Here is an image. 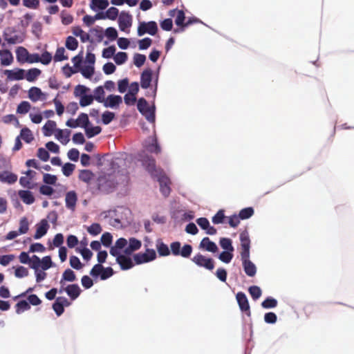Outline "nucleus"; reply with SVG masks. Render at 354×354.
<instances>
[{
  "mask_svg": "<svg viewBox=\"0 0 354 354\" xmlns=\"http://www.w3.org/2000/svg\"><path fill=\"white\" fill-rule=\"evenodd\" d=\"M137 160L141 162L142 167L150 174L151 178L158 182L160 191L163 196L167 197L171 192V180L162 170L156 168L155 158L152 156L149 155L145 150H142L138 153Z\"/></svg>",
  "mask_w": 354,
  "mask_h": 354,
  "instance_id": "1",
  "label": "nucleus"
},
{
  "mask_svg": "<svg viewBox=\"0 0 354 354\" xmlns=\"http://www.w3.org/2000/svg\"><path fill=\"white\" fill-rule=\"evenodd\" d=\"M156 247L160 257H167L171 253L174 256L188 259L193 252L192 245L185 243L182 246L181 243L178 241L171 243L169 248L162 239H158L156 241Z\"/></svg>",
  "mask_w": 354,
  "mask_h": 354,
  "instance_id": "2",
  "label": "nucleus"
},
{
  "mask_svg": "<svg viewBox=\"0 0 354 354\" xmlns=\"http://www.w3.org/2000/svg\"><path fill=\"white\" fill-rule=\"evenodd\" d=\"M137 109L149 122L155 123L156 108L154 102L151 106H149L145 98L140 97L137 102Z\"/></svg>",
  "mask_w": 354,
  "mask_h": 354,
  "instance_id": "3",
  "label": "nucleus"
},
{
  "mask_svg": "<svg viewBox=\"0 0 354 354\" xmlns=\"http://www.w3.org/2000/svg\"><path fill=\"white\" fill-rule=\"evenodd\" d=\"M3 37L8 44H21L24 40V35L15 27H8L3 32Z\"/></svg>",
  "mask_w": 354,
  "mask_h": 354,
  "instance_id": "4",
  "label": "nucleus"
},
{
  "mask_svg": "<svg viewBox=\"0 0 354 354\" xmlns=\"http://www.w3.org/2000/svg\"><path fill=\"white\" fill-rule=\"evenodd\" d=\"M158 24L155 21H149L147 22L139 21L137 34L139 37L143 36L145 34L154 36L158 32Z\"/></svg>",
  "mask_w": 354,
  "mask_h": 354,
  "instance_id": "5",
  "label": "nucleus"
},
{
  "mask_svg": "<svg viewBox=\"0 0 354 354\" xmlns=\"http://www.w3.org/2000/svg\"><path fill=\"white\" fill-rule=\"evenodd\" d=\"M157 257L153 249L147 248L145 252H138L133 255V261L136 265H140L154 261Z\"/></svg>",
  "mask_w": 354,
  "mask_h": 354,
  "instance_id": "6",
  "label": "nucleus"
},
{
  "mask_svg": "<svg viewBox=\"0 0 354 354\" xmlns=\"http://www.w3.org/2000/svg\"><path fill=\"white\" fill-rule=\"evenodd\" d=\"M117 183L113 179L100 176L97 179V189L103 194H109L113 192Z\"/></svg>",
  "mask_w": 354,
  "mask_h": 354,
  "instance_id": "7",
  "label": "nucleus"
},
{
  "mask_svg": "<svg viewBox=\"0 0 354 354\" xmlns=\"http://www.w3.org/2000/svg\"><path fill=\"white\" fill-rule=\"evenodd\" d=\"M197 266L204 268L208 270H212L214 268V261L211 257H207L201 253L196 254L192 259Z\"/></svg>",
  "mask_w": 354,
  "mask_h": 354,
  "instance_id": "8",
  "label": "nucleus"
},
{
  "mask_svg": "<svg viewBox=\"0 0 354 354\" xmlns=\"http://www.w3.org/2000/svg\"><path fill=\"white\" fill-rule=\"evenodd\" d=\"M71 305V302L65 297H57L52 305V308L57 317L64 313V308Z\"/></svg>",
  "mask_w": 354,
  "mask_h": 354,
  "instance_id": "9",
  "label": "nucleus"
},
{
  "mask_svg": "<svg viewBox=\"0 0 354 354\" xmlns=\"http://www.w3.org/2000/svg\"><path fill=\"white\" fill-rule=\"evenodd\" d=\"M239 239L241 241V257L242 256H248L250 255V239L249 236V233L247 230H243L241 232L239 235Z\"/></svg>",
  "mask_w": 354,
  "mask_h": 354,
  "instance_id": "10",
  "label": "nucleus"
},
{
  "mask_svg": "<svg viewBox=\"0 0 354 354\" xmlns=\"http://www.w3.org/2000/svg\"><path fill=\"white\" fill-rule=\"evenodd\" d=\"M242 266L245 273L250 277H254L257 273L255 264L250 261V255L241 257Z\"/></svg>",
  "mask_w": 354,
  "mask_h": 354,
  "instance_id": "11",
  "label": "nucleus"
},
{
  "mask_svg": "<svg viewBox=\"0 0 354 354\" xmlns=\"http://www.w3.org/2000/svg\"><path fill=\"white\" fill-rule=\"evenodd\" d=\"M144 147L147 151L152 153L158 154L161 151V147L156 136L149 137L146 140Z\"/></svg>",
  "mask_w": 354,
  "mask_h": 354,
  "instance_id": "12",
  "label": "nucleus"
},
{
  "mask_svg": "<svg viewBox=\"0 0 354 354\" xmlns=\"http://www.w3.org/2000/svg\"><path fill=\"white\" fill-rule=\"evenodd\" d=\"M116 263L120 266L121 270H128L135 266V261L131 257H124L122 254L114 256Z\"/></svg>",
  "mask_w": 354,
  "mask_h": 354,
  "instance_id": "13",
  "label": "nucleus"
},
{
  "mask_svg": "<svg viewBox=\"0 0 354 354\" xmlns=\"http://www.w3.org/2000/svg\"><path fill=\"white\" fill-rule=\"evenodd\" d=\"M236 299L240 310L245 312L248 316H250V309L248 299L243 292H238L236 295Z\"/></svg>",
  "mask_w": 354,
  "mask_h": 354,
  "instance_id": "14",
  "label": "nucleus"
},
{
  "mask_svg": "<svg viewBox=\"0 0 354 354\" xmlns=\"http://www.w3.org/2000/svg\"><path fill=\"white\" fill-rule=\"evenodd\" d=\"M118 26L121 31H125L126 29L129 28L132 24V16L125 11L120 12L118 17Z\"/></svg>",
  "mask_w": 354,
  "mask_h": 354,
  "instance_id": "15",
  "label": "nucleus"
},
{
  "mask_svg": "<svg viewBox=\"0 0 354 354\" xmlns=\"http://www.w3.org/2000/svg\"><path fill=\"white\" fill-rule=\"evenodd\" d=\"M122 103V97L119 95L110 94L109 95L103 104L106 108L116 109L119 108L120 105Z\"/></svg>",
  "mask_w": 354,
  "mask_h": 354,
  "instance_id": "16",
  "label": "nucleus"
},
{
  "mask_svg": "<svg viewBox=\"0 0 354 354\" xmlns=\"http://www.w3.org/2000/svg\"><path fill=\"white\" fill-rule=\"evenodd\" d=\"M50 227V225L46 219H41L37 225H36V232L33 236L35 239H39L45 236L48 230Z\"/></svg>",
  "mask_w": 354,
  "mask_h": 354,
  "instance_id": "17",
  "label": "nucleus"
},
{
  "mask_svg": "<svg viewBox=\"0 0 354 354\" xmlns=\"http://www.w3.org/2000/svg\"><path fill=\"white\" fill-rule=\"evenodd\" d=\"M153 80V71L151 68L145 69L140 75V86L143 89L150 87Z\"/></svg>",
  "mask_w": 354,
  "mask_h": 354,
  "instance_id": "18",
  "label": "nucleus"
},
{
  "mask_svg": "<svg viewBox=\"0 0 354 354\" xmlns=\"http://www.w3.org/2000/svg\"><path fill=\"white\" fill-rule=\"evenodd\" d=\"M3 73L7 75L9 80H21L25 78L26 71L23 68H16L13 70H5Z\"/></svg>",
  "mask_w": 354,
  "mask_h": 354,
  "instance_id": "19",
  "label": "nucleus"
},
{
  "mask_svg": "<svg viewBox=\"0 0 354 354\" xmlns=\"http://www.w3.org/2000/svg\"><path fill=\"white\" fill-rule=\"evenodd\" d=\"M77 201V194L75 191H69L66 194L65 203L66 207L74 212L76 208V204Z\"/></svg>",
  "mask_w": 354,
  "mask_h": 354,
  "instance_id": "20",
  "label": "nucleus"
},
{
  "mask_svg": "<svg viewBox=\"0 0 354 354\" xmlns=\"http://www.w3.org/2000/svg\"><path fill=\"white\" fill-rule=\"evenodd\" d=\"M199 248L212 253H216L218 250L217 245L207 236L201 240Z\"/></svg>",
  "mask_w": 354,
  "mask_h": 354,
  "instance_id": "21",
  "label": "nucleus"
},
{
  "mask_svg": "<svg viewBox=\"0 0 354 354\" xmlns=\"http://www.w3.org/2000/svg\"><path fill=\"white\" fill-rule=\"evenodd\" d=\"M127 240L123 237L119 238L110 248V254L113 257L122 254V250L127 245Z\"/></svg>",
  "mask_w": 354,
  "mask_h": 354,
  "instance_id": "22",
  "label": "nucleus"
},
{
  "mask_svg": "<svg viewBox=\"0 0 354 354\" xmlns=\"http://www.w3.org/2000/svg\"><path fill=\"white\" fill-rule=\"evenodd\" d=\"M81 292L82 290L77 283H71L66 286V293L72 301L77 299Z\"/></svg>",
  "mask_w": 354,
  "mask_h": 354,
  "instance_id": "23",
  "label": "nucleus"
},
{
  "mask_svg": "<svg viewBox=\"0 0 354 354\" xmlns=\"http://www.w3.org/2000/svg\"><path fill=\"white\" fill-rule=\"evenodd\" d=\"M71 130L57 129L55 136L62 145H66L70 141Z\"/></svg>",
  "mask_w": 354,
  "mask_h": 354,
  "instance_id": "24",
  "label": "nucleus"
},
{
  "mask_svg": "<svg viewBox=\"0 0 354 354\" xmlns=\"http://www.w3.org/2000/svg\"><path fill=\"white\" fill-rule=\"evenodd\" d=\"M17 180V175L8 171H0V181L9 185L14 184Z\"/></svg>",
  "mask_w": 354,
  "mask_h": 354,
  "instance_id": "25",
  "label": "nucleus"
},
{
  "mask_svg": "<svg viewBox=\"0 0 354 354\" xmlns=\"http://www.w3.org/2000/svg\"><path fill=\"white\" fill-rule=\"evenodd\" d=\"M43 97L46 98V93H43L41 90L37 86H32L28 91V97L32 102H37Z\"/></svg>",
  "mask_w": 354,
  "mask_h": 354,
  "instance_id": "26",
  "label": "nucleus"
},
{
  "mask_svg": "<svg viewBox=\"0 0 354 354\" xmlns=\"http://www.w3.org/2000/svg\"><path fill=\"white\" fill-rule=\"evenodd\" d=\"M18 194L22 201L26 205H31L35 201L32 192L30 190H19Z\"/></svg>",
  "mask_w": 354,
  "mask_h": 354,
  "instance_id": "27",
  "label": "nucleus"
},
{
  "mask_svg": "<svg viewBox=\"0 0 354 354\" xmlns=\"http://www.w3.org/2000/svg\"><path fill=\"white\" fill-rule=\"evenodd\" d=\"M0 57L2 66H9L13 62L12 54L9 50H0Z\"/></svg>",
  "mask_w": 354,
  "mask_h": 354,
  "instance_id": "28",
  "label": "nucleus"
},
{
  "mask_svg": "<svg viewBox=\"0 0 354 354\" xmlns=\"http://www.w3.org/2000/svg\"><path fill=\"white\" fill-rule=\"evenodd\" d=\"M109 4L108 0H91L90 8L92 10L97 12L105 10L109 6Z\"/></svg>",
  "mask_w": 354,
  "mask_h": 354,
  "instance_id": "29",
  "label": "nucleus"
},
{
  "mask_svg": "<svg viewBox=\"0 0 354 354\" xmlns=\"http://www.w3.org/2000/svg\"><path fill=\"white\" fill-rule=\"evenodd\" d=\"M56 127L57 124L55 121L48 120L42 127L44 136L46 137H49L52 136L54 131L56 133Z\"/></svg>",
  "mask_w": 354,
  "mask_h": 354,
  "instance_id": "30",
  "label": "nucleus"
},
{
  "mask_svg": "<svg viewBox=\"0 0 354 354\" xmlns=\"http://www.w3.org/2000/svg\"><path fill=\"white\" fill-rule=\"evenodd\" d=\"M29 53L28 50L23 47L19 46L16 49V57L18 62L24 64L27 62Z\"/></svg>",
  "mask_w": 354,
  "mask_h": 354,
  "instance_id": "31",
  "label": "nucleus"
},
{
  "mask_svg": "<svg viewBox=\"0 0 354 354\" xmlns=\"http://www.w3.org/2000/svg\"><path fill=\"white\" fill-rule=\"evenodd\" d=\"M83 129H84L86 136L88 138H91L100 134L102 131V128L100 126H93L91 124L87 127L84 126Z\"/></svg>",
  "mask_w": 354,
  "mask_h": 354,
  "instance_id": "32",
  "label": "nucleus"
},
{
  "mask_svg": "<svg viewBox=\"0 0 354 354\" xmlns=\"http://www.w3.org/2000/svg\"><path fill=\"white\" fill-rule=\"evenodd\" d=\"M41 71L37 68H32L27 71L25 73V78L29 82H34L37 78L41 75Z\"/></svg>",
  "mask_w": 354,
  "mask_h": 354,
  "instance_id": "33",
  "label": "nucleus"
},
{
  "mask_svg": "<svg viewBox=\"0 0 354 354\" xmlns=\"http://www.w3.org/2000/svg\"><path fill=\"white\" fill-rule=\"evenodd\" d=\"M104 89L102 86L96 87L93 91V100H95L97 102L103 103L106 98H104Z\"/></svg>",
  "mask_w": 354,
  "mask_h": 354,
  "instance_id": "34",
  "label": "nucleus"
},
{
  "mask_svg": "<svg viewBox=\"0 0 354 354\" xmlns=\"http://www.w3.org/2000/svg\"><path fill=\"white\" fill-rule=\"evenodd\" d=\"M278 301L272 297H267L262 302L261 307L264 309L274 308L277 306Z\"/></svg>",
  "mask_w": 354,
  "mask_h": 354,
  "instance_id": "35",
  "label": "nucleus"
},
{
  "mask_svg": "<svg viewBox=\"0 0 354 354\" xmlns=\"http://www.w3.org/2000/svg\"><path fill=\"white\" fill-rule=\"evenodd\" d=\"M219 244L224 251H234V246L232 245V241L230 238H221L219 240Z\"/></svg>",
  "mask_w": 354,
  "mask_h": 354,
  "instance_id": "36",
  "label": "nucleus"
},
{
  "mask_svg": "<svg viewBox=\"0 0 354 354\" xmlns=\"http://www.w3.org/2000/svg\"><path fill=\"white\" fill-rule=\"evenodd\" d=\"M19 136L28 144L34 140L32 133L28 127L23 128L21 130L20 135Z\"/></svg>",
  "mask_w": 354,
  "mask_h": 354,
  "instance_id": "37",
  "label": "nucleus"
},
{
  "mask_svg": "<svg viewBox=\"0 0 354 354\" xmlns=\"http://www.w3.org/2000/svg\"><path fill=\"white\" fill-rule=\"evenodd\" d=\"M94 176V174L89 169H82L79 174L80 180L88 183Z\"/></svg>",
  "mask_w": 354,
  "mask_h": 354,
  "instance_id": "38",
  "label": "nucleus"
},
{
  "mask_svg": "<svg viewBox=\"0 0 354 354\" xmlns=\"http://www.w3.org/2000/svg\"><path fill=\"white\" fill-rule=\"evenodd\" d=\"M15 308H16V313L19 315V314L22 313L23 312L29 310L30 308V306L29 305V303L28 302V301H26L25 299H22V300L19 301L16 304Z\"/></svg>",
  "mask_w": 354,
  "mask_h": 354,
  "instance_id": "39",
  "label": "nucleus"
},
{
  "mask_svg": "<svg viewBox=\"0 0 354 354\" xmlns=\"http://www.w3.org/2000/svg\"><path fill=\"white\" fill-rule=\"evenodd\" d=\"M78 41L73 36H68L66 39V48L71 51L75 50L78 47Z\"/></svg>",
  "mask_w": 354,
  "mask_h": 354,
  "instance_id": "40",
  "label": "nucleus"
},
{
  "mask_svg": "<svg viewBox=\"0 0 354 354\" xmlns=\"http://www.w3.org/2000/svg\"><path fill=\"white\" fill-rule=\"evenodd\" d=\"M254 213V209L252 207H248L243 208L240 210L239 213V216L241 218V220H245L250 218L251 216H253Z\"/></svg>",
  "mask_w": 354,
  "mask_h": 354,
  "instance_id": "41",
  "label": "nucleus"
},
{
  "mask_svg": "<svg viewBox=\"0 0 354 354\" xmlns=\"http://www.w3.org/2000/svg\"><path fill=\"white\" fill-rule=\"evenodd\" d=\"M53 266H55V263L53 262L50 255L45 256L41 259L40 268L43 270H47Z\"/></svg>",
  "mask_w": 354,
  "mask_h": 354,
  "instance_id": "42",
  "label": "nucleus"
},
{
  "mask_svg": "<svg viewBox=\"0 0 354 354\" xmlns=\"http://www.w3.org/2000/svg\"><path fill=\"white\" fill-rule=\"evenodd\" d=\"M104 36L111 41H115L118 37V32L115 28L108 27L104 30Z\"/></svg>",
  "mask_w": 354,
  "mask_h": 354,
  "instance_id": "43",
  "label": "nucleus"
},
{
  "mask_svg": "<svg viewBox=\"0 0 354 354\" xmlns=\"http://www.w3.org/2000/svg\"><path fill=\"white\" fill-rule=\"evenodd\" d=\"M102 245H103L106 248H110L112 246L113 242V236L110 232H104L101 236Z\"/></svg>",
  "mask_w": 354,
  "mask_h": 354,
  "instance_id": "44",
  "label": "nucleus"
},
{
  "mask_svg": "<svg viewBox=\"0 0 354 354\" xmlns=\"http://www.w3.org/2000/svg\"><path fill=\"white\" fill-rule=\"evenodd\" d=\"M62 279L63 281L73 282L76 280V275L73 270L70 268H67L63 272Z\"/></svg>",
  "mask_w": 354,
  "mask_h": 354,
  "instance_id": "45",
  "label": "nucleus"
},
{
  "mask_svg": "<svg viewBox=\"0 0 354 354\" xmlns=\"http://www.w3.org/2000/svg\"><path fill=\"white\" fill-rule=\"evenodd\" d=\"M115 118V113L109 111H105L102 114V122L104 125L110 124Z\"/></svg>",
  "mask_w": 354,
  "mask_h": 354,
  "instance_id": "46",
  "label": "nucleus"
},
{
  "mask_svg": "<svg viewBox=\"0 0 354 354\" xmlns=\"http://www.w3.org/2000/svg\"><path fill=\"white\" fill-rule=\"evenodd\" d=\"M82 76L86 79H91L95 73V67L93 66H86L79 71Z\"/></svg>",
  "mask_w": 354,
  "mask_h": 354,
  "instance_id": "47",
  "label": "nucleus"
},
{
  "mask_svg": "<svg viewBox=\"0 0 354 354\" xmlns=\"http://www.w3.org/2000/svg\"><path fill=\"white\" fill-rule=\"evenodd\" d=\"M113 59L117 65H122L127 61L128 55L125 52H118L114 55Z\"/></svg>",
  "mask_w": 354,
  "mask_h": 354,
  "instance_id": "48",
  "label": "nucleus"
},
{
  "mask_svg": "<svg viewBox=\"0 0 354 354\" xmlns=\"http://www.w3.org/2000/svg\"><path fill=\"white\" fill-rule=\"evenodd\" d=\"M31 108V105L28 101H22L21 102L17 108V113L19 114H26L27 113Z\"/></svg>",
  "mask_w": 354,
  "mask_h": 354,
  "instance_id": "49",
  "label": "nucleus"
},
{
  "mask_svg": "<svg viewBox=\"0 0 354 354\" xmlns=\"http://www.w3.org/2000/svg\"><path fill=\"white\" fill-rule=\"evenodd\" d=\"M248 292H249L250 295H251L252 298L254 301L259 299L262 295V291H261V289L260 288V287H259L257 286H254V285L249 287Z\"/></svg>",
  "mask_w": 354,
  "mask_h": 354,
  "instance_id": "50",
  "label": "nucleus"
},
{
  "mask_svg": "<svg viewBox=\"0 0 354 354\" xmlns=\"http://www.w3.org/2000/svg\"><path fill=\"white\" fill-rule=\"evenodd\" d=\"M233 252L232 251H223L219 254L218 259L225 263H229L233 259Z\"/></svg>",
  "mask_w": 354,
  "mask_h": 354,
  "instance_id": "51",
  "label": "nucleus"
},
{
  "mask_svg": "<svg viewBox=\"0 0 354 354\" xmlns=\"http://www.w3.org/2000/svg\"><path fill=\"white\" fill-rule=\"evenodd\" d=\"M75 70L78 71L82 68L83 64V51L82 50L78 55L73 57L71 59Z\"/></svg>",
  "mask_w": 354,
  "mask_h": 354,
  "instance_id": "52",
  "label": "nucleus"
},
{
  "mask_svg": "<svg viewBox=\"0 0 354 354\" xmlns=\"http://www.w3.org/2000/svg\"><path fill=\"white\" fill-rule=\"evenodd\" d=\"M77 120V124H79V127H80L82 128H83L84 126L87 127L89 124H91V122L89 120L88 115V114H86L85 113H81L78 115Z\"/></svg>",
  "mask_w": 354,
  "mask_h": 354,
  "instance_id": "53",
  "label": "nucleus"
},
{
  "mask_svg": "<svg viewBox=\"0 0 354 354\" xmlns=\"http://www.w3.org/2000/svg\"><path fill=\"white\" fill-rule=\"evenodd\" d=\"M116 48L114 45L109 46L102 50V56L105 59H110L114 57Z\"/></svg>",
  "mask_w": 354,
  "mask_h": 354,
  "instance_id": "54",
  "label": "nucleus"
},
{
  "mask_svg": "<svg viewBox=\"0 0 354 354\" xmlns=\"http://www.w3.org/2000/svg\"><path fill=\"white\" fill-rule=\"evenodd\" d=\"M102 229L101 225L97 223H92L87 227V232L92 236H95L101 233Z\"/></svg>",
  "mask_w": 354,
  "mask_h": 354,
  "instance_id": "55",
  "label": "nucleus"
},
{
  "mask_svg": "<svg viewBox=\"0 0 354 354\" xmlns=\"http://www.w3.org/2000/svg\"><path fill=\"white\" fill-rule=\"evenodd\" d=\"M106 19L110 20H115L119 15V10L115 7H110L104 12Z\"/></svg>",
  "mask_w": 354,
  "mask_h": 354,
  "instance_id": "56",
  "label": "nucleus"
},
{
  "mask_svg": "<svg viewBox=\"0 0 354 354\" xmlns=\"http://www.w3.org/2000/svg\"><path fill=\"white\" fill-rule=\"evenodd\" d=\"M64 53L65 49L64 47H58L53 57L54 61L62 62L68 59V57L64 55Z\"/></svg>",
  "mask_w": 354,
  "mask_h": 354,
  "instance_id": "57",
  "label": "nucleus"
},
{
  "mask_svg": "<svg viewBox=\"0 0 354 354\" xmlns=\"http://www.w3.org/2000/svg\"><path fill=\"white\" fill-rule=\"evenodd\" d=\"M91 32L93 33L94 35L97 37V42H101L104 37V31L102 27L96 26L92 28L89 30Z\"/></svg>",
  "mask_w": 354,
  "mask_h": 354,
  "instance_id": "58",
  "label": "nucleus"
},
{
  "mask_svg": "<svg viewBox=\"0 0 354 354\" xmlns=\"http://www.w3.org/2000/svg\"><path fill=\"white\" fill-rule=\"evenodd\" d=\"M225 218V212L223 209H219L216 214L212 217V221L214 224H221Z\"/></svg>",
  "mask_w": 354,
  "mask_h": 354,
  "instance_id": "59",
  "label": "nucleus"
},
{
  "mask_svg": "<svg viewBox=\"0 0 354 354\" xmlns=\"http://www.w3.org/2000/svg\"><path fill=\"white\" fill-rule=\"evenodd\" d=\"M146 59L147 58L145 55L140 53H135L133 55V64L136 67L140 68L144 65Z\"/></svg>",
  "mask_w": 354,
  "mask_h": 354,
  "instance_id": "60",
  "label": "nucleus"
},
{
  "mask_svg": "<svg viewBox=\"0 0 354 354\" xmlns=\"http://www.w3.org/2000/svg\"><path fill=\"white\" fill-rule=\"evenodd\" d=\"M62 167V173L66 177L70 176L75 169V165L71 162H66Z\"/></svg>",
  "mask_w": 354,
  "mask_h": 354,
  "instance_id": "61",
  "label": "nucleus"
},
{
  "mask_svg": "<svg viewBox=\"0 0 354 354\" xmlns=\"http://www.w3.org/2000/svg\"><path fill=\"white\" fill-rule=\"evenodd\" d=\"M69 263L71 268L77 270L82 269L83 267V264L80 261V259L75 255L70 257Z\"/></svg>",
  "mask_w": 354,
  "mask_h": 354,
  "instance_id": "62",
  "label": "nucleus"
},
{
  "mask_svg": "<svg viewBox=\"0 0 354 354\" xmlns=\"http://www.w3.org/2000/svg\"><path fill=\"white\" fill-rule=\"evenodd\" d=\"M89 90L88 87H86L84 85L78 84L75 86V91H74V95L76 97H80V98L82 96H84L87 95V91Z\"/></svg>",
  "mask_w": 354,
  "mask_h": 354,
  "instance_id": "63",
  "label": "nucleus"
},
{
  "mask_svg": "<svg viewBox=\"0 0 354 354\" xmlns=\"http://www.w3.org/2000/svg\"><path fill=\"white\" fill-rule=\"evenodd\" d=\"M129 86V81L127 77L120 80L118 82V90L120 93H124L127 91Z\"/></svg>",
  "mask_w": 354,
  "mask_h": 354,
  "instance_id": "64",
  "label": "nucleus"
}]
</instances>
